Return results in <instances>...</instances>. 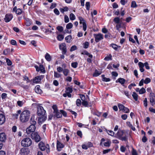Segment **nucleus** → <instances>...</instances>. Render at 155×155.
<instances>
[{
  "mask_svg": "<svg viewBox=\"0 0 155 155\" xmlns=\"http://www.w3.org/2000/svg\"><path fill=\"white\" fill-rule=\"evenodd\" d=\"M32 143L31 140L30 138L28 137L23 139L21 142V145L24 147L30 146Z\"/></svg>",
  "mask_w": 155,
  "mask_h": 155,
  "instance_id": "obj_1",
  "label": "nucleus"
},
{
  "mask_svg": "<svg viewBox=\"0 0 155 155\" xmlns=\"http://www.w3.org/2000/svg\"><path fill=\"white\" fill-rule=\"evenodd\" d=\"M37 115L38 116H44L45 115L46 111L44 109L43 107L38 105L37 107Z\"/></svg>",
  "mask_w": 155,
  "mask_h": 155,
  "instance_id": "obj_2",
  "label": "nucleus"
},
{
  "mask_svg": "<svg viewBox=\"0 0 155 155\" xmlns=\"http://www.w3.org/2000/svg\"><path fill=\"white\" fill-rule=\"evenodd\" d=\"M78 18L80 21V23L82 24L83 30L84 31H86L87 29V25L84 19L81 16L79 17Z\"/></svg>",
  "mask_w": 155,
  "mask_h": 155,
  "instance_id": "obj_3",
  "label": "nucleus"
},
{
  "mask_svg": "<svg viewBox=\"0 0 155 155\" xmlns=\"http://www.w3.org/2000/svg\"><path fill=\"white\" fill-rule=\"evenodd\" d=\"M31 136L32 138L34 139L36 142H38L40 140V137L37 132L32 133Z\"/></svg>",
  "mask_w": 155,
  "mask_h": 155,
  "instance_id": "obj_4",
  "label": "nucleus"
},
{
  "mask_svg": "<svg viewBox=\"0 0 155 155\" xmlns=\"http://www.w3.org/2000/svg\"><path fill=\"white\" fill-rule=\"evenodd\" d=\"M150 101L152 106L155 104V95L154 94L151 92L149 95Z\"/></svg>",
  "mask_w": 155,
  "mask_h": 155,
  "instance_id": "obj_5",
  "label": "nucleus"
},
{
  "mask_svg": "<svg viewBox=\"0 0 155 155\" xmlns=\"http://www.w3.org/2000/svg\"><path fill=\"white\" fill-rule=\"evenodd\" d=\"M40 149L42 151L45 150L47 148L48 150V152H49V147L48 144H47L46 147L45 146V144L42 142H40L38 144Z\"/></svg>",
  "mask_w": 155,
  "mask_h": 155,
  "instance_id": "obj_6",
  "label": "nucleus"
},
{
  "mask_svg": "<svg viewBox=\"0 0 155 155\" xmlns=\"http://www.w3.org/2000/svg\"><path fill=\"white\" fill-rule=\"evenodd\" d=\"M94 36L95 41L96 42H99L103 38V35L101 34H94Z\"/></svg>",
  "mask_w": 155,
  "mask_h": 155,
  "instance_id": "obj_7",
  "label": "nucleus"
},
{
  "mask_svg": "<svg viewBox=\"0 0 155 155\" xmlns=\"http://www.w3.org/2000/svg\"><path fill=\"white\" fill-rule=\"evenodd\" d=\"M35 126L31 125L26 130L27 133L29 134L31 133L34 132L35 130Z\"/></svg>",
  "mask_w": 155,
  "mask_h": 155,
  "instance_id": "obj_8",
  "label": "nucleus"
},
{
  "mask_svg": "<svg viewBox=\"0 0 155 155\" xmlns=\"http://www.w3.org/2000/svg\"><path fill=\"white\" fill-rule=\"evenodd\" d=\"M13 18V15L12 14H6L4 18L5 21L8 22L10 21Z\"/></svg>",
  "mask_w": 155,
  "mask_h": 155,
  "instance_id": "obj_9",
  "label": "nucleus"
},
{
  "mask_svg": "<svg viewBox=\"0 0 155 155\" xmlns=\"http://www.w3.org/2000/svg\"><path fill=\"white\" fill-rule=\"evenodd\" d=\"M52 107L54 110V113L55 114L56 116H60V114L58 111L57 106L56 105H54L52 106Z\"/></svg>",
  "mask_w": 155,
  "mask_h": 155,
  "instance_id": "obj_10",
  "label": "nucleus"
},
{
  "mask_svg": "<svg viewBox=\"0 0 155 155\" xmlns=\"http://www.w3.org/2000/svg\"><path fill=\"white\" fill-rule=\"evenodd\" d=\"M6 139V135L4 133H1L0 134V141L5 142Z\"/></svg>",
  "mask_w": 155,
  "mask_h": 155,
  "instance_id": "obj_11",
  "label": "nucleus"
},
{
  "mask_svg": "<svg viewBox=\"0 0 155 155\" xmlns=\"http://www.w3.org/2000/svg\"><path fill=\"white\" fill-rule=\"evenodd\" d=\"M37 120V117H31L30 119V122L31 125L35 126L36 124V121Z\"/></svg>",
  "mask_w": 155,
  "mask_h": 155,
  "instance_id": "obj_12",
  "label": "nucleus"
},
{
  "mask_svg": "<svg viewBox=\"0 0 155 155\" xmlns=\"http://www.w3.org/2000/svg\"><path fill=\"white\" fill-rule=\"evenodd\" d=\"M30 115V111L28 110H24L21 113L20 116H29Z\"/></svg>",
  "mask_w": 155,
  "mask_h": 155,
  "instance_id": "obj_13",
  "label": "nucleus"
},
{
  "mask_svg": "<svg viewBox=\"0 0 155 155\" xmlns=\"http://www.w3.org/2000/svg\"><path fill=\"white\" fill-rule=\"evenodd\" d=\"M63 147V144L58 140L57 143V148L58 150L59 151H60L61 149Z\"/></svg>",
  "mask_w": 155,
  "mask_h": 155,
  "instance_id": "obj_14",
  "label": "nucleus"
},
{
  "mask_svg": "<svg viewBox=\"0 0 155 155\" xmlns=\"http://www.w3.org/2000/svg\"><path fill=\"white\" fill-rule=\"evenodd\" d=\"M125 80L123 78H119L116 81V83H118V82H119L120 83V84H121L122 85H123L125 82Z\"/></svg>",
  "mask_w": 155,
  "mask_h": 155,
  "instance_id": "obj_15",
  "label": "nucleus"
},
{
  "mask_svg": "<svg viewBox=\"0 0 155 155\" xmlns=\"http://www.w3.org/2000/svg\"><path fill=\"white\" fill-rule=\"evenodd\" d=\"M35 92L39 94H41L42 93L41 90L40 88V86L39 85L36 86L35 89Z\"/></svg>",
  "mask_w": 155,
  "mask_h": 155,
  "instance_id": "obj_16",
  "label": "nucleus"
},
{
  "mask_svg": "<svg viewBox=\"0 0 155 155\" xmlns=\"http://www.w3.org/2000/svg\"><path fill=\"white\" fill-rule=\"evenodd\" d=\"M20 119L21 122L25 123L28 121L29 118L28 117H20Z\"/></svg>",
  "mask_w": 155,
  "mask_h": 155,
  "instance_id": "obj_17",
  "label": "nucleus"
},
{
  "mask_svg": "<svg viewBox=\"0 0 155 155\" xmlns=\"http://www.w3.org/2000/svg\"><path fill=\"white\" fill-rule=\"evenodd\" d=\"M125 134H126V133H124L123 131L120 130L118 132L117 135L118 137V138L120 139L123 136H124Z\"/></svg>",
  "mask_w": 155,
  "mask_h": 155,
  "instance_id": "obj_18",
  "label": "nucleus"
},
{
  "mask_svg": "<svg viewBox=\"0 0 155 155\" xmlns=\"http://www.w3.org/2000/svg\"><path fill=\"white\" fill-rule=\"evenodd\" d=\"M46 119V117H39L38 119V123L39 124H41Z\"/></svg>",
  "mask_w": 155,
  "mask_h": 155,
  "instance_id": "obj_19",
  "label": "nucleus"
},
{
  "mask_svg": "<svg viewBox=\"0 0 155 155\" xmlns=\"http://www.w3.org/2000/svg\"><path fill=\"white\" fill-rule=\"evenodd\" d=\"M41 80L40 76H37L35 77L33 79V82L35 83H38L40 82Z\"/></svg>",
  "mask_w": 155,
  "mask_h": 155,
  "instance_id": "obj_20",
  "label": "nucleus"
},
{
  "mask_svg": "<svg viewBox=\"0 0 155 155\" xmlns=\"http://www.w3.org/2000/svg\"><path fill=\"white\" fill-rule=\"evenodd\" d=\"M81 54H83V55L85 54L87 55L90 58H93V55L92 54H90L87 51H86V50L84 51L81 53Z\"/></svg>",
  "mask_w": 155,
  "mask_h": 155,
  "instance_id": "obj_21",
  "label": "nucleus"
},
{
  "mask_svg": "<svg viewBox=\"0 0 155 155\" xmlns=\"http://www.w3.org/2000/svg\"><path fill=\"white\" fill-rule=\"evenodd\" d=\"M45 59L48 61H50L51 60V57L48 53H47L45 56Z\"/></svg>",
  "mask_w": 155,
  "mask_h": 155,
  "instance_id": "obj_22",
  "label": "nucleus"
},
{
  "mask_svg": "<svg viewBox=\"0 0 155 155\" xmlns=\"http://www.w3.org/2000/svg\"><path fill=\"white\" fill-rule=\"evenodd\" d=\"M105 75L104 74H103L101 75V77L102 78V80L105 82H108L110 81V79L109 78H106L105 77Z\"/></svg>",
  "mask_w": 155,
  "mask_h": 155,
  "instance_id": "obj_23",
  "label": "nucleus"
},
{
  "mask_svg": "<svg viewBox=\"0 0 155 155\" xmlns=\"http://www.w3.org/2000/svg\"><path fill=\"white\" fill-rule=\"evenodd\" d=\"M27 149L26 148H22L20 150V152L21 154H26L27 153Z\"/></svg>",
  "mask_w": 155,
  "mask_h": 155,
  "instance_id": "obj_24",
  "label": "nucleus"
},
{
  "mask_svg": "<svg viewBox=\"0 0 155 155\" xmlns=\"http://www.w3.org/2000/svg\"><path fill=\"white\" fill-rule=\"evenodd\" d=\"M101 74V72H99L96 69L94 73L93 74L94 77H97Z\"/></svg>",
  "mask_w": 155,
  "mask_h": 155,
  "instance_id": "obj_25",
  "label": "nucleus"
},
{
  "mask_svg": "<svg viewBox=\"0 0 155 155\" xmlns=\"http://www.w3.org/2000/svg\"><path fill=\"white\" fill-rule=\"evenodd\" d=\"M64 75L65 76H67L69 72V70L68 69H64L63 71Z\"/></svg>",
  "mask_w": 155,
  "mask_h": 155,
  "instance_id": "obj_26",
  "label": "nucleus"
},
{
  "mask_svg": "<svg viewBox=\"0 0 155 155\" xmlns=\"http://www.w3.org/2000/svg\"><path fill=\"white\" fill-rule=\"evenodd\" d=\"M39 71H40L41 72L43 73H45V68L42 65H40L39 66Z\"/></svg>",
  "mask_w": 155,
  "mask_h": 155,
  "instance_id": "obj_27",
  "label": "nucleus"
},
{
  "mask_svg": "<svg viewBox=\"0 0 155 155\" xmlns=\"http://www.w3.org/2000/svg\"><path fill=\"white\" fill-rule=\"evenodd\" d=\"M132 96L135 101L137 100L138 95L136 92H133Z\"/></svg>",
  "mask_w": 155,
  "mask_h": 155,
  "instance_id": "obj_28",
  "label": "nucleus"
},
{
  "mask_svg": "<svg viewBox=\"0 0 155 155\" xmlns=\"http://www.w3.org/2000/svg\"><path fill=\"white\" fill-rule=\"evenodd\" d=\"M57 38L58 40L61 41L63 39L64 36L63 35H59L57 36Z\"/></svg>",
  "mask_w": 155,
  "mask_h": 155,
  "instance_id": "obj_29",
  "label": "nucleus"
},
{
  "mask_svg": "<svg viewBox=\"0 0 155 155\" xmlns=\"http://www.w3.org/2000/svg\"><path fill=\"white\" fill-rule=\"evenodd\" d=\"M72 38V36L71 35H68L65 38V40H66V42L68 43L70 42V40Z\"/></svg>",
  "mask_w": 155,
  "mask_h": 155,
  "instance_id": "obj_30",
  "label": "nucleus"
},
{
  "mask_svg": "<svg viewBox=\"0 0 155 155\" xmlns=\"http://www.w3.org/2000/svg\"><path fill=\"white\" fill-rule=\"evenodd\" d=\"M59 113L60 114V115L58 116H62V114L64 116H67L66 112L63 110H61L60 111Z\"/></svg>",
  "mask_w": 155,
  "mask_h": 155,
  "instance_id": "obj_31",
  "label": "nucleus"
},
{
  "mask_svg": "<svg viewBox=\"0 0 155 155\" xmlns=\"http://www.w3.org/2000/svg\"><path fill=\"white\" fill-rule=\"evenodd\" d=\"M112 55L111 54H109V56H106L104 58V60L106 61H108L110 60H111L112 59Z\"/></svg>",
  "mask_w": 155,
  "mask_h": 155,
  "instance_id": "obj_32",
  "label": "nucleus"
},
{
  "mask_svg": "<svg viewBox=\"0 0 155 155\" xmlns=\"http://www.w3.org/2000/svg\"><path fill=\"white\" fill-rule=\"evenodd\" d=\"M5 120V117H0V125L3 124Z\"/></svg>",
  "mask_w": 155,
  "mask_h": 155,
  "instance_id": "obj_33",
  "label": "nucleus"
},
{
  "mask_svg": "<svg viewBox=\"0 0 155 155\" xmlns=\"http://www.w3.org/2000/svg\"><path fill=\"white\" fill-rule=\"evenodd\" d=\"M113 21L115 23L118 24L120 23V20L119 17H117L114 18Z\"/></svg>",
  "mask_w": 155,
  "mask_h": 155,
  "instance_id": "obj_34",
  "label": "nucleus"
},
{
  "mask_svg": "<svg viewBox=\"0 0 155 155\" xmlns=\"http://www.w3.org/2000/svg\"><path fill=\"white\" fill-rule=\"evenodd\" d=\"M118 106L120 110H122L124 108L125 106L122 104H119Z\"/></svg>",
  "mask_w": 155,
  "mask_h": 155,
  "instance_id": "obj_35",
  "label": "nucleus"
},
{
  "mask_svg": "<svg viewBox=\"0 0 155 155\" xmlns=\"http://www.w3.org/2000/svg\"><path fill=\"white\" fill-rule=\"evenodd\" d=\"M110 46L112 47L115 50L117 51L118 48V46L115 44H112Z\"/></svg>",
  "mask_w": 155,
  "mask_h": 155,
  "instance_id": "obj_36",
  "label": "nucleus"
},
{
  "mask_svg": "<svg viewBox=\"0 0 155 155\" xmlns=\"http://www.w3.org/2000/svg\"><path fill=\"white\" fill-rule=\"evenodd\" d=\"M73 27V24L71 23H69L66 25V28L67 29H70L71 28Z\"/></svg>",
  "mask_w": 155,
  "mask_h": 155,
  "instance_id": "obj_37",
  "label": "nucleus"
},
{
  "mask_svg": "<svg viewBox=\"0 0 155 155\" xmlns=\"http://www.w3.org/2000/svg\"><path fill=\"white\" fill-rule=\"evenodd\" d=\"M66 48L65 45L64 44H61L59 45L60 49L62 50Z\"/></svg>",
  "mask_w": 155,
  "mask_h": 155,
  "instance_id": "obj_38",
  "label": "nucleus"
},
{
  "mask_svg": "<svg viewBox=\"0 0 155 155\" xmlns=\"http://www.w3.org/2000/svg\"><path fill=\"white\" fill-rule=\"evenodd\" d=\"M70 18L71 20H74L75 19V16L73 13H71L70 15Z\"/></svg>",
  "mask_w": 155,
  "mask_h": 155,
  "instance_id": "obj_39",
  "label": "nucleus"
},
{
  "mask_svg": "<svg viewBox=\"0 0 155 155\" xmlns=\"http://www.w3.org/2000/svg\"><path fill=\"white\" fill-rule=\"evenodd\" d=\"M66 93H64L63 94V96L64 97H66L68 96L69 97H71V93L66 92Z\"/></svg>",
  "mask_w": 155,
  "mask_h": 155,
  "instance_id": "obj_40",
  "label": "nucleus"
},
{
  "mask_svg": "<svg viewBox=\"0 0 155 155\" xmlns=\"http://www.w3.org/2000/svg\"><path fill=\"white\" fill-rule=\"evenodd\" d=\"M85 6L86 9L87 10H89L90 7V3L89 2H87L86 3Z\"/></svg>",
  "mask_w": 155,
  "mask_h": 155,
  "instance_id": "obj_41",
  "label": "nucleus"
},
{
  "mask_svg": "<svg viewBox=\"0 0 155 155\" xmlns=\"http://www.w3.org/2000/svg\"><path fill=\"white\" fill-rule=\"evenodd\" d=\"M144 84H147L150 82L151 79L149 78H147L144 80Z\"/></svg>",
  "mask_w": 155,
  "mask_h": 155,
  "instance_id": "obj_42",
  "label": "nucleus"
},
{
  "mask_svg": "<svg viewBox=\"0 0 155 155\" xmlns=\"http://www.w3.org/2000/svg\"><path fill=\"white\" fill-rule=\"evenodd\" d=\"M111 142L110 141H108L107 142H105L104 143V145L107 147H109L111 143Z\"/></svg>",
  "mask_w": 155,
  "mask_h": 155,
  "instance_id": "obj_43",
  "label": "nucleus"
},
{
  "mask_svg": "<svg viewBox=\"0 0 155 155\" xmlns=\"http://www.w3.org/2000/svg\"><path fill=\"white\" fill-rule=\"evenodd\" d=\"M54 77L56 78H59L61 77V74L58 73L57 72L54 71Z\"/></svg>",
  "mask_w": 155,
  "mask_h": 155,
  "instance_id": "obj_44",
  "label": "nucleus"
},
{
  "mask_svg": "<svg viewBox=\"0 0 155 155\" xmlns=\"http://www.w3.org/2000/svg\"><path fill=\"white\" fill-rule=\"evenodd\" d=\"M56 28L60 32H62L63 31V28L62 26H58Z\"/></svg>",
  "mask_w": 155,
  "mask_h": 155,
  "instance_id": "obj_45",
  "label": "nucleus"
},
{
  "mask_svg": "<svg viewBox=\"0 0 155 155\" xmlns=\"http://www.w3.org/2000/svg\"><path fill=\"white\" fill-rule=\"evenodd\" d=\"M83 47L84 48H87L89 46V43L88 42L86 41L83 44Z\"/></svg>",
  "mask_w": 155,
  "mask_h": 155,
  "instance_id": "obj_46",
  "label": "nucleus"
},
{
  "mask_svg": "<svg viewBox=\"0 0 155 155\" xmlns=\"http://www.w3.org/2000/svg\"><path fill=\"white\" fill-rule=\"evenodd\" d=\"M78 65V64L77 62H72L71 63V66L72 67L74 68H76Z\"/></svg>",
  "mask_w": 155,
  "mask_h": 155,
  "instance_id": "obj_47",
  "label": "nucleus"
},
{
  "mask_svg": "<svg viewBox=\"0 0 155 155\" xmlns=\"http://www.w3.org/2000/svg\"><path fill=\"white\" fill-rule=\"evenodd\" d=\"M124 136H123L120 138V139L122 141H126L127 140V138L126 136V134H124Z\"/></svg>",
  "mask_w": 155,
  "mask_h": 155,
  "instance_id": "obj_48",
  "label": "nucleus"
},
{
  "mask_svg": "<svg viewBox=\"0 0 155 155\" xmlns=\"http://www.w3.org/2000/svg\"><path fill=\"white\" fill-rule=\"evenodd\" d=\"M137 5L135 1H133L131 2V7L134 8L137 7Z\"/></svg>",
  "mask_w": 155,
  "mask_h": 155,
  "instance_id": "obj_49",
  "label": "nucleus"
},
{
  "mask_svg": "<svg viewBox=\"0 0 155 155\" xmlns=\"http://www.w3.org/2000/svg\"><path fill=\"white\" fill-rule=\"evenodd\" d=\"M72 88L71 87H68L66 88L65 92H69L71 93L72 92Z\"/></svg>",
  "mask_w": 155,
  "mask_h": 155,
  "instance_id": "obj_50",
  "label": "nucleus"
},
{
  "mask_svg": "<svg viewBox=\"0 0 155 155\" xmlns=\"http://www.w3.org/2000/svg\"><path fill=\"white\" fill-rule=\"evenodd\" d=\"M101 113L99 112L98 111H96L93 113V114L94 115H96L97 116H99L101 115Z\"/></svg>",
  "mask_w": 155,
  "mask_h": 155,
  "instance_id": "obj_51",
  "label": "nucleus"
},
{
  "mask_svg": "<svg viewBox=\"0 0 155 155\" xmlns=\"http://www.w3.org/2000/svg\"><path fill=\"white\" fill-rule=\"evenodd\" d=\"M146 92V90L145 88L143 87L142 88H141L139 91V93L140 94H142Z\"/></svg>",
  "mask_w": 155,
  "mask_h": 155,
  "instance_id": "obj_52",
  "label": "nucleus"
},
{
  "mask_svg": "<svg viewBox=\"0 0 155 155\" xmlns=\"http://www.w3.org/2000/svg\"><path fill=\"white\" fill-rule=\"evenodd\" d=\"M82 104L83 106H84L85 107H86L88 106L87 105H88V102L87 101L85 100V101H82Z\"/></svg>",
  "mask_w": 155,
  "mask_h": 155,
  "instance_id": "obj_53",
  "label": "nucleus"
},
{
  "mask_svg": "<svg viewBox=\"0 0 155 155\" xmlns=\"http://www.w3.org/2000/svg\"><path fill=\"white\" fill-rule=\"evenodd\" d=\"M64 20L65 23H68L69 21V19L68 16L67 15H65L64 16Z\"/></svg>",
  "mask_w": 155,
  "mask_h": 155,
  "instance_id": "obj_54",
  "label": "nucleus"
},
{
  "mask_svg": "<svg viewBox=\"0 0 155 155\" xmlns=\"http://www.w3.org/2000/svg\"><path fill=\"white\" fill-rule=\"evenodd\" d=\"M6 61L7 64L8 66H10L12 64V62L11 60L8 58H6Z\"/></svg>",
  "mask_w": 155,
  "mask_h": 155,
  "instance_id": "obj_55",
  "label": "nucleus"
},
{
  "mask_svg": "<svg viewBox=\"0 0 155 155\" xmlns=\"http://www.w3.org/2000/svg\"><path fill=\"white\" fill-rule=\"evenodd\" d=\"M77 49V47L76 45L72 46L71 48L70 51H73Z\"/></svg>",
  "mask_w": 155,
  "mask_h": 155,
  "instance_id": "obj_56",
  "label": "nucleus"
},
{
  "mask_svg": "<svg viewBox=\"0 0 155 155\" xmlns=\"http://www.w3.org/2000/svg\"><path fill=\"white\" fill-rule=\"evenodd\" d=\"M124 94L128 98H130L131 97V96L129 94L128 91H124Z\"/></svg>",
  "mask_w": 155,
  "mask_h": 155,
  "instance_id": "obj_57",
  "label": "nucleus"
},
{
  "mask_svg": "<svg viewBox=\"0 0 155 155\" xmlns=\"http://www.w3.org/2000/svg\"><path fill=\"white\" fill-rule=\"evenodd\" d=\"M16 14L18 15H20L21 13V10L20 8H18L16 11Z\"/></svg>",
  "mask_w": 155,
  "mask_h": 155,
  "instance_id": "obj_58",
  "label": "nucleus"
},
{
  "mask_svg": "<svg viewBox=\"0 0 155 155\" xmlns=\"http://www.w3.org/2000/svg\"><path fill=\"white\" fill-rule=\"evenodd\" d=\"M143 104L145 107H147V99L145 98L143 101Z\"/></svg>",
  "mask_w": 155,
  "mask_h": 155,
  "instance_id": "obj_59",
  "label": "nucleus"
},
{
  "mask_svg": "<svg viewBox=\"0 0 155 155\" xmlns=\"http://www.w3.org/2000/svg\"><path fill=\"white\" fill-rule=\"evenodd\" d=\"M54 13L57 15H58L60 14V12L56 8H55L54 10Z\"/></svg>",
  "mask_w": 155,
  "mask_h": 155,
  "instance_id": "obj_60",
  "label": "nucleus"
},
{
  "mask_svg": "<svg viewBox=\"0 0 155 155\" xmlns=\"http://www.w3.org/2000/svg\"><path fill=\"white\" fill-rule=\"evenodd\" d=\"M57 70L58 72L60 73L61 71H63V69L61 67H58L57 68Z\"/></svg>",
  "mask_w": 155,
  "mask_h": 155,
  "instance_id": "obj_61",
  "label": "nucleus"
},
{
  "mask_svg": "<svg viewBox=\"0 0 155 155\" xmlns=\"http://www.w3.org/2000/svg\"><path fill=\"white\" fill-rule=\"evenodd\" d=\"M81 101L80 99H78L76 101V104L78 106H80L81 105Z\"/></svg>",
  "mask_w": 155,
  "mask_h": 155,
  "instance_id": "obj_62",
  "label": "nucleus"
},
{
  "mask_svg": "<svg viewBox=\"0 0 155 155\" xmlns=\"http://www.w3.org/2000/svg\"><path fill=\"white\" fill-rule=\"evenodd\" d=\"M11 44L13 45H17V42L15 40H12L11 41Z\"/></svg>",
  "mask_w": 155,
  "mask_h": 155,
  "instance_id": "obj_63",
  "label": "nucleus"
},
{
  "mask_svg": "<svg viewBox=\"0 0 155 155\" xmlns=\"http://www.w3.org/2000/svg\"><path fill=\"white\" fill-rule=\"evenodd\" d=\"M56 4L55 3H51V5L50 7V8L51 9H53L56 6Z\"/></svg>",
  "mask_w": 155,
  "mask_h": 155,
  "instance_id": "obj_64",
  "label": "nucleus"
}]
</instances>
